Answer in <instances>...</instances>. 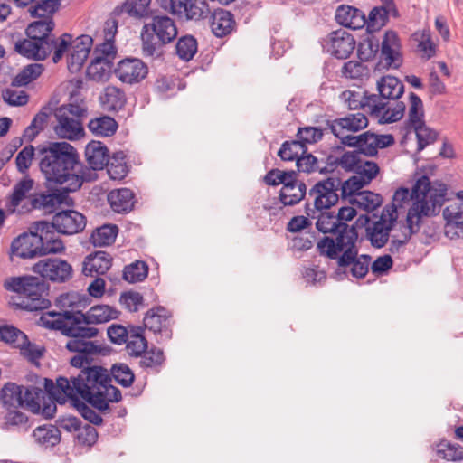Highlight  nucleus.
Returning a JSON list of instances; mask_svg holds the SVG:
<instances>
[{
    "label": "nucleus",
    "instance_id": "obj_1",
    "mask_svg": "<svg viewBox=\"0 0 463 463\" xmlns=\"http://www.w3.org/2000/svg\"><path fill=\"white\" fill-rule=\"evenodd\" d=\"M110 381L106 369L91 366L81 370L78 376L71 379L60 376L56 383L45 379V388L52 395H57V400L61 403L81 397L94 408L104 411L109 409V402L121 400L120 391L111 385Z\"/></svg>",
    "mask_w": 463,
    "mask_h": 463
},
{
    "label": "nucleus",
    "instance_id": "obj_2",
    "mask_svg": "<svg viewBox=\"0 0 463 463\" xmlns=\"http://www.w3.org/2000/svg\"><path fill=\"white\" fill-rule=\"evenodd\" d=\"M447 195V186L444 184L431 183L428 176H420L410 192L407 188H399L392 196L391 205L383 209H394L398 215V210L412 202L407 213L405 227L406 232L402 240L393 239L392 247H399L408 241L412 233L419 231L421 219L424 216L436 215L443 205Z\"/></svg>",
    "mask_w": 463,
    "mask_h": 463
},
{
    "label": "nucleus",
    "instance_id": "obj_3",
    "mask_svg": "<svg viewBox=\"0 0 463 463\" xmlns=\"http://www.w3.org/2000/svg\"><path fill=\"white\" fill-rule=\"evenodd\" d=\"M39 167L49 183L60 184L66 193L79 190L91 179V172L80 160L77 150L67 142H55L40 150Z\"/></svg>",
    "mask_w": 463,
    "mask_h": 463
},
{
    "label": "nucleus",
    "instance_id": "obj_4",
    "mask_svg": "<svg viewBox=\"0 0 463 463\" xmlns=\"http://www.w3.org/2000/svg\"><path fill=\"white\" fill-rule=\"evenodd\" d=\"M54 26L52 18L40 19L31 23L25 30L27 38L14 43L15 52L33 61H44L53 52L52 61L59 62L69 49L71 34L63 33L57 38L52 33Z\"/></svg>",
    "mask_w": 463,
    "mask_h": 463
},
{
    "label": "nucleus",
    "instance_id": "obj_5",
    "mask_svg": "<svg viewBox=\"0 0 463 463\" xmlns=\"http://www.w3.org/2000/svg\"><path fill=\"white\" fill-rule=\"evenodd\" d=\"M317 218L316 227L323 233H331V236H325L317 242V250L321 255L329 259L337 257L339 251L344 250L345 254L341 259L344 263L350 260L354 253V241H358V233L354 225L338 222L335 215L329 212H319Z\"/></svg>",
    "mask_w": 463,
    "mask_h": 463
},
{
    "label": "nucleus",
    "instance_id": "obj_6",
    "mask_svg": "<svg viewBox=\"0 0 463 463\" xmlns=\"http://www.w3.org/2000/svg\"><path fill=\"white\" fill-rule=\"evenodd\" d=\"M67 314L63 312H43L38 321V324L45 328L59 330L62 335L71 337L67 342L66 347L71 352L77 354H97L99 352L98 345L90 339L95 337L99 330L94 326H83L71 322L69 324Z\"/></svg>",
    "mask_w": 463,
    "mask_h": 463
},
{
    "label": "nucleus",
    "instance_id": "obj_7",
    "mask_svg": "<svg viewBox=\"0 0 463 463\" xmlns=\"http://www.w3.org/2000/svg\"><path fill=\"white\" fill-rule=\"evenodd\" d=\"M178 31L175 21L166 15H156L145 24L141 32L142 51L146 57H158L161 46L172 43Z\"/></svg>",
    "mask_w": 463,
    "mask_h": 463
},
{
    "label": "nucleus",
    "instance_id": "obj_8",
    "mask_svg": "<svg viewBox=\"0 0 463 463\" xmlns=\"http://www.w3.org/2000/svg\"><path fill=\"white\" fill-rule=\"evenodd\" d=\"M86 109L79 104L63 105L55 111L57 124L54 131L58 137L69 140L80 139L84 135L81 118Z\"/></svg>",
    "mask_w": 463,
    "mask_h": 463
},
{
    "label": "nucleus",
    "instance_id": "obj_9",
    "mask_svg": "<svg viewBox=\"0 0 463 463\" xmlns=\"http://www.w3.org/2000/svg\"><path fill=\"white\" fill-rule=\"evenodd\" d=\"M7 290L21 295L22 306L28 310L43 308L45 300L41 298V284L39 279L33 276L14 277L5 282Z\"/></svg>",
    "mask_w": 463,
    "mask_h": 463
},
{
    "label": "nucleus",
    "instance_id": "obj_10",
    "mask_svg": "<svg viewBox=\"0 0 463 463\" xmlns=\"http://www.w3.org/2000/svg\"><path fill=\"white\" fill-rule=\"evenodd\" d=\"M341 181L338 178H327L317 182L308 192V196L313 200V209L307 204V213L315 217L316 212L330 209L339 200L338 190Z\"/></svg>",
    "mask_w": 463,
    "mask_h": 463
},
{
    "label": "nucleus",
    "instance_id": "obj_11",
    "mask_svg": "<svg viewBox=\"0 0 463 463\" xmlns=\"http://www.w3.org/2000/svg\"><path fill=\"white\" fill-rule=\"evenodd\" d=\"M161 7L180 19L199 21L208 16L205 0H162Z\"/></svg>",
    "mask_w": 463,
    "mask_h": 463
},
{
    "label": "nucleus",
    "instance_id": "obj_12",
    "mask_svg": "<svg viewBox=\"0 0 463 463\" xmlns=\"http://www.w3.org/2000/svg\"><path fill=\"white\" fill-rule=\"evenodd\" d=\"M33 271L43 279L55 283H64L73 275L71 265L60 258H45L33 266Z\"/></svg>",
    "mask_w": 463,
    "mask_h": 463
},
{
    "label": "nucleus",
    "instance_id": "obj_13",
    "mask_svg": "<svg viewBox=\"0 0 463 463\" xmlns=\"http://www.w3.org/2000/svg\"><path fill=\"white\" fill-rule=\"evenodd\" d=\"M344 145L357 147L361 154L373 156L379 148H385L394 144V138L390 134L376 135L366 131L358 136H347Z\"/></svg>",
    "mask_w": 463,
    "mask_h": 463
},
{
    "label": "nucleus",
    "instance_id": "obj_14",
    "mask_svg": "<svg viewBox=\"0 0 463 463\" xmlns=\"http://www.w3.org/2000/svg\"><path fill=\"white\" fill-rule=\"evenodd\" d=\"M355 43L354 36L343 29L331 32L321 42L324 52L337 59H347Z\"/></svg>",
    "mask_w": 463,
    "mask_h": 463
},
{
    "label": "nucleus",
    "instance_id": "obj_15",
    "mask_svg": "<svg viewBox=\"0 0 463 463\" xmlns=\"http://www.w3.org/2000/svg\"><path fill=\"white\" fill-rule=\"evenodd\" d=\"M117 53L112 52L111 46L104 49L94 48L92 60L87 68V76L95 81H104L109 78Z\"/></svg>",
    "mask_w": 463,
    "mask_h": 463
},
{
    "label": "nucleus",
    "instance_id": "obj_16",
    "mask_svg": "<svg viewBox=\"0 0 463 463\" xmlns=\"http://www.w3.org/2000/svg\"><path fill=\"white\" fill-rule=\"evenodd\" d=\"M394 212V209H383L377 221L368 223L366 236L373 247L382 248L388 241L390 232L397 221Z\"/></svg>",
    "mask_w": 463,
    "mask_h": 463
},
{
    "label": "nucleus",
    "instance_id": "obj_17",
    "mask_svg": "<svg viewBox=\"0 0 463 463\" xmlns=\"http://www.w3.org/2000/svg\"><path fill=\"white\" fill-rule=\"evenodd\" d=\"M71 318L69 321H72L74 324H80L85 326H90V325L107 323L112 319H116L118 317L119 312L108 305H97L90 307L86 313L80 311H64ZM71 324V322H68Z\"/></svg>",
    "mask_w": 463,
    "mask_h": 463
},
{
    "label": "nucleus",
    "instance_id": "obj_18",
    "mask_svg": "<svg viewBox=\"0 0 463 463\" xmlns=\"http://www.w3.org/2000/svg\"><path fill=\"white\" fill-rule=\"evenodd\" d=\"M41 246L40 232L33 230L32 225L29 232L21 234L12 241L10 252L22 259H33L42 256Z\"/></svg>",
    "mask_w": 463,
    "mask_h": 463
},
{
    "label": "nucleus",
    "instance_id": "obj_19",
    "mask_svg": "<svg viewBox=\"0 0 463 463\" xmlns=\"http://www.w3.org/2000/svg\"><path fill=\"white\" fill-rule=\"evenodd\" d=\"M378 67L385 69L398 68L402 64L401 43L397 33L387 31L381 43Z\"/></svg>",
    "mask_w": 463,
    "mask_h": 463
},
{
    "label": "nucleus",
    "instance_id": "obj_20",
    "mask_svg": "<svg viewBox=\"0 0 463 463\" xmlns=\"http://www.w3.org/2000/svg\"><path fill=\"white\" fill-rule=\"evenodd\" d=\"M92 45L93 39L87 34L80 35L74 40L71 39L69 43L71 51L67 61L71 72L75 73L80 71L90 55Z\"/></svg>",
    "mask_w": 463,
    "mask_h": 463
},
{
    "label": "nucleus",
    "instance_id": "obj_21",
    "mask_svg": "<svg viewBox=\"0 0 463 463\" xmlns=\"http://www.w3.org/2000/svg\"><path fill=\"white\" fill-rule=\"evenodd\" d=\"M331 132L341 140L344 145V138L348 132H358L368 126L367 117L361 112L352 113L344 118H335L328 123Z\"/></svg>",
    "mask_w": 463,
    "mask_h": 463
},
{
    "label": "nucleus",
    "instance_id": "obj_22",
    "mask_svg": "<svg viewBox=\"0 0 463 463\" xmlns=\"http://www.w3.org/2000/svg\"><path fill=\"white\" fill-rule=\"evenodd\" d=\"M58 233L72 235L81 232L86 226V218L74 210L57 213L50 222Z\"/></svg>",
    "mask_w": 463,
    "mask_h": 463
},
{
    "label": "nucleus",
    "instance_id": "obj_23",
    "mask_svg": "<svg viewBox=\"0 0 463 463\" xmlns=\"http://www.w3.org/2000/svg\"><path fill=\"white\" fill-rule=\"evenodd\" d=\"M147 66L139 59L126 58L120 61L115 69V74L124 83L140 82L147 75Z\"/></svg>",
    "mask_w": 463,
    "mask_h": 463
},
{
    "label": "nucleus",
    "instance_id": "obj_24",
    "mask_svg": "<svg viewBox=\"0 0 463 463\" xmlns=\"http://www.w3.org/2000/svg\"><path fill=\"white\" fill-rule=\"evenodd\" d=\"M33 229L40 232L43 246L42 256L48 254H59L65 250L63 241L56 234L53 226L46 221H39L33 224Z\"/></svg>",
    "mask_w": 463,
    "mask_h": 463
},
{
    "label": "nucleus",
    "instance_id": "obj_25",
    "mask_svg": "<svg viewBox=\"0 0 463 463\" xmlns=\"http://www.w3.org/2000/svg\"><path fill=\"white\" fill-rule=\"evenodd\" d=\"M171 314L163 307H157L149 309L144 317V326L146 329L154 332L160 333L165 338L171 337L170 326Z\"/></svg>",
    "mask_w": 463,
    "mask_h": 463
},
{
    "label": "nucleus",
    "instance_id": "obj_26",
    "mask_svg": "<svg viewBox=\"0 0 463 463\" xmlns=\"http://www.w3.org/2000/svg\"><path fill=\"white\" fill-rule=\"evenodd\" d=\"M291 178L283 184L279 192V200L285 206H292L304 199L307 193L306 184L297 178L295 171H290Z\"/></svg>",
    "mask_w": 463,
    "mask_h": 463
},
{
    "label": "nucleus",
    "instance_id": "obj_27",
    "mask_svg": "<svg viewBox=\"0 0 463 463\" xmlns=\"http://www.w3.org/2000/svg\"><path fill=\"white\" fill-rule=\"evenodd\" d=\"M354 252L350 255V260H345V262L343 263L341 261V259L345 254L344 250L339 251L337 257L333 258L332 260H336L340 268L351 266L350 270L353 277L364 278L368 272L371 257L364 254L360 256L358 255L357 241H354Z\"/></svg>",
    "mask_w": 463,
    "mask_h": 463
},
{
    "label": "nucleus",
    "instance_id": "obj_28",
    "mask_svg": "<svg viewBox=\"0 0 463 463\" xmlns=\"http://www.w3.org/2000/svg\"><path fill=\"white\" fill-rule=\"evenodd\" d=\"M112 265L111 256L105 251H96L85 258L82 272L85 276L94 277L95 275L105 274Z\"/></svg>",
    "mask_w": 463,
    "mask_h": 463
},
{
    "label": "nucleus",
    "instance_id": "obj_29",
    "mask_svg": "<svg viewBox=\"0 0 463 463\" xmlns=\"http://www.w3.org/2000/svg\"><path fill=\"white\" fill-rule=\"evenodd\" d=\"M336 22L354 30L361 29L365 25L366 18L363 11L350 5H341L335 12Z\"/></svg>",
    "mask_w": 463,
    "mask_h": 463
},
{
    "label": "nucleus",
    "instance_id": "obj_30",
    "mask_svg": "<svg viewBox=\"0 0 463 463\" xmlns=\"http://www.w3.org/2000/svg\"><path fill=\"white\" fill-rule=\"evenodd\" d=\"M443 216L447 222L445 226V233L450 239L459 237L460 233L457 229L463 232V203H453L447 206L443 210Z\"/></svg>",
    "mask_w": 463,
    "mask_h": 463
},
{
    "label": "nucleus",
    "instance_id": "obj_31",
    "mask_svg": "<svg viewBox=\"0 0 463 463\" xmlns=\"http://www.w3.org/2000/svg\"><path fill=\"white\" fill-rule=\"evenodd\" d=\"M85 156L92 170L102 169L109 159L107 147L99 141H91L87 145Z\"/></svg>",
    "mask_w": 463,
    "mask_h": 463
},
{
    "label": "nucleus",
    "instance_id": "obj_32",
    "mask_svg": "<svg viewBox=\"0 0 463 463\" xmlns=\"http://www.w3.org/2000/svg\"><path fill=\"white\" fill-rule=\"evenodd\" d=\"M134 194L128 188H121L109 192L108 201L116 213H127L130 211L134 205Z\"/></svg>",
    "mask_w": 463,
    "mask_h": 463
},
{
    "label": "nucleus",
    "instance_id": "obj_33",
    "mask_svg": "<svg viewBox=\"0 0 463 463\" xmlns=\"http://www.w3.org/2000/svg\"><path fill=\"white\" fill-rule=\"evenodd\" d=\"M377 89L382 98L394 100L401 98L404 92V86L402 81L393 76H384L377 83Z\"/></svg>",
    "mask_w": 463,
    "mask_h": 463
},
{
    "label": "nucleus",
    "instance_id": "obj_34",
    "mask_svg": "<svg viewBox=\"0 0 463 463\" xmlns=\"http://www.w3.org/2000/svg\"><path fill=\"white\" fill-rule=\"evenodd\" d=\"M33 186V181L30 178H24L21 181H19L14 186L13 190V194L10 197L9 202V207L12 212H19L23 213L25 212L24 209L22 207V210H19L18 207L21 205V203L25 201L29 200L32 197H29L28 194H30L31 190ZM25 206H30V203L28 205L24 204Z\"/></svg>",
    "mask_w": 463,
    "mask_h": 463
},
{
    "label": "nucleus",
    "instance_id": "obj_35",
    "mask_svg": "<svg viewBox=\"0 0 463 463\" xmlns=\"http://www.w3.org/2000/svg\"><path fill=\"white\" fill-rule=\"evenodd\" d=\"M212 31L217 37H223L233 30L235 21L231 12L220 10L213 14L212 20Z\"/></svg>",
    "mask_w": 463,
    "mask_h": 463
},
{
    "label": "nucleus",
    "instance_id": "obj_36",
    "mask_svg": "<svg viewBox=\"0 0 463 463\" xmlns=\"http://www.w3.org/2000/svg\"><path fill=\"white\" fill-rule=\"evenodd\" d=\"M118 228L115 224H104L96 228L90 237V242L94 247H105L112 244L118 235Z\"/></svg>",
    "mask_w": 463,
    "mask_h": 463
},
{
    "label": "nucleus",
    "instance_id": "obj_37",
    "mask_svg": "<svg viewBox=\"0 0 463 463\" xmlns=\"http://www.w3.org/2000/svg\"><path fill=\"white\" fill-rule=\"evenodd\" d=\"M88 128L97 137H111L118 129V123L111 117L101 116L90 120Z\"/></svg>",
    "mask_w": 463,
    "mask_h": 463
},
{
    "label": "nucleus",
    "instance_id": "obj_38",
    "mask_svg": "<svg viewBox=\"0 0 463 463\" xmlns=\"http://www.w3.org/2000/svg\"><path fill=\"white\" fill-rule=\"evenodd\" d=\"M33 436L35 441L45 447H52L61 440V432L58 427L54 425H43L37 427Z\"/></svg>",
    "mask_w": 463,
    "mask_h": 463
},
{
    "label": "nucleus",
    "instance_id": "obj_39",
    "mask_svg": "<svg viewBox=\"0 0 463 463\" xmlns=\"http://www.w3.org/2000/svg\"><path fill=\"white\" fill-rule=\"evenodd\" d=\"M360 152H345L340 157L329 156L327 157V165L329 166V172H333L337 165H340L346 171H353L355 173L356 166H358L360 161Z\"/></svg>",
    "mask_w": 463,
    "mask_h": 463
},
{
    "label": "nucleus",
    "instance_id": "obj_40",
    "mask_svg": "<svg viewBox=\"0 0 463 463\" xmlns=\"http://www.w3.org/2000/svg\"><path fill=\"white\" fill-rule=\"evenodd\" d=\"M62 202L61 194H40L34 195L30 199V206L23 205L24 211H31L32 209H40L52 212L53 208L61 204Z\"/></svg>",
    "mask_w": 463,
    "mask_h": 463
},
{
    "label": "nucleus",
    "instance_id": "obj_41",
    "mask_svg": "<svg viewBox=\"0 0 463 463\" xmlns=\"http://www.w3.org/2000/svg\"><path fill=\"white\" fill-rule=\"evenodd\" d=\"M106 166L109 176L113 180H122L128 173L126 155L122 151L114 153Z\"/></svg>",
    "mask_w": 463,
    "mask_h": 463
},
{
    "label": "nucleus",
    "instance_id": "obj_42",
    "mask_svg": "<svg viewBox=\"0 0 463 463\" xmlns=\"http://www.w3.org/2000/svg\"><path fill=\"white\" fill-rule=\"evenodd\" d=\"M101 102L107 110L118 111L126 104V95L120 89L115 86H108L105 89Z\"/></svg>",
    "mask_w": 463,
    "mask_h": 463
},
{
    "label": "nucleus",
    "instance_id": "obj_43",
    "mask_svg": "<svg viewBox=\"0 0 463 463\" xmlns=\"http://www.w3.org/2000/svg\"><path fill=\"white\" fill-rule=\"evenodd\" d=\"M23 386L14 383H8L4 385L0 392V398L4 404L9 408H18L23 404Z\"/></svg>",
    "mask_w": 463,
    "mask_h": 463
},
{
    "label": "nucleus",
    "instance_id": "obj_44",
    "mask_svg": "<svg viewBox=\"0 0 463 463\" xmlns=\"http://www.w3.org/2000/svg\"><path fill=\"white\" fill-rule=\"evenodd\" d=\"M45 390L36 386H23V404L20 407L27 408L33 413H39L40 402L44 398Z\"/></svg>",
    "mask_w": 463,
    "mask_h": 463
},
{
    "label": "nucleus",
    "instance_id": "obj_45",
    "mask_svg": "<svg viewBox=\"0 0 463 463\" xmlns=\"http://www.w3.org/2000/svg\"><path fill=\"white\" fill-rule=\"evenodd\" d=\"M126 343L128 353L131 356H140L147 349V341L140 326L130 328V335Z\"/></svg>",
    "mask_w": 463,
    "mask_h": 463
},
{
    "label": "nucleus",
    "instance_id": "obj_46",
    "mask_svg": "<svg viewBox=\"0 0 463 463\" xmlns=\"http://www.w3.org/2000/svg\"><path fill=\"white\" fill-rule=\"evenodd\" d=\"M151 0H126L122 5V12L128 16L142 19L150 14Z\"/></svg>",
    "mask_w": 463,
    "mask_h": 463
},
{
    "label": "nucleus",
    "instance_id": "obj_47",
    "mask_svg": "<svg viewBox=\"0 0 463 463\" xmlns=\"http://www.w3.org/2000/svg\"><path fill=\"white\" fill-rule=\"evenodd\" d=\"M44 71L41 63H32L25 66L14 79V87H22L36 80Z\"/></svg>",
    "mask_w": 463,
    "mask_h": 463
},
{
    "label": "nucleus",
    "instance_id": "obj_48",
    "mask_svg": "<svg viewBox=\"0 0 463 463\" xmlns=\"http://www.w3.org/2000/svg\"><path fill=\"white\" fill-rule=\"evenodd\" d=\"M435 452L438 458L448 461H460L463 459V448L443 440L437 444Z\"/></svg>",
    "mask_w": 463,
    "mask_h": 463
},
{
    "label": "nucleus",
    "instance_id": "obj_49",
    "mask_svg": "<svg viewBox=\"0 0 463 463\" xmlns=\"http://www.w3.org/2000/svg\"><path fill=\"white\" fill-rule=\"evenodd\" d=\"M380 43L373 35L363 39L357 47V55L362 61L373 60L379 52Z\"/></svg>",
    "mask_w": 463,
    "mask_h": 463
},
{
    "label": "nucleus",
    "instance_id": "obj_50",
    "mask_svg": "<svg viewBox=\"0 0 463 463\" xmlns=\"http://www.w3.org/2000/svg\"><path fill=\"white\" fill-rule=\"evenodd\" d=\"M148 267L146 262L136 260L125 267L123 279L129 283H136L144 280L147 277Z\"/></svg>",
    "mask_w": 463,
    "mask_h": 463
},
{
    "label": "nucleus",
    "instance_id": "obj_51",
    "mask_svg": "<svg viewBox=\"0 0 463 463\" xmlns=\"http://www.w3.org/2000/svg\"><path fill=\"white\" fill-rule=\"evenodd\" d=\"M412 37L418 43V50L422 53L423 57L430 59L435 55L436 47L431 40L430 30L417 31L413 33Z\"/></svg>",
    "mask_w": 463,
    "mask_h": 463
},
{
    "label": "nucleus",
    "instance_id": "obj_52",
    "mask_svg": "<svg viewBox=\"0 0 463 463\" xmlns=\"http://www.w3.org/2000/svg\"><path fill=\"white\" fill-rule=\"evenodd\" d=\"M197 41L192 35L181 37L176 43V54L183 61H190L197 52Z\"/></svg>",
    "mask_w": 463,
    "mask_h": 463
},
{
    "label": "nucleus",
    "instance_id": "obj_53",
    "mask_svg": "<svg viewBox=\"0 0 463 463\" xmlns=\"http://www.w3.org/2000/svg\"><path fill=\"white\" fill-rule=\"evenodd\" d=\"M408 120L412 127L424 123V109L421 99L413 92L410 93Z\"/></svg>",
    "mask_w": 463,
    "mask_h": 463
},
{
    "label": "nucleus",
    "instance_id": "obj_54",
    "mask_svg": "<svg viewBox=\"0 0 463 463\" xmlns=\"http://www.w3.org/2000/svg\"><path fill=\"white\" fill-rule=\"evenodd\" d=\"M386 103L387 105L384 108V110L380 114L381 119L385 123H392L400 120L404 115L406 109L405 104L402 101H398L397 99L392 100V102L387 99Z\"/></svg>",
    "mask_w": 463,
    "mask_h": 463
},
{
    "label": "nucleus",
    "instance_id": "obj_55",
    "mask_svg": "<svg viewBox=\"0 0 463 463\" xmlns=\"http://www.w3.org/2000/svg\"><path fill=\"white\" fill-rule=\"evenodd\" d=\"M58 5L59 2L56 0H40L31 5L28 11L32 17L52 18L51 15L55 13Z\"/></svg>",
    "mask_w": 463,
    "mask_h": 463
},
{
    "label": "nucleus",
    "instance_id": "obj_56",
    "mask_svg": "<svg viewBox=\"0 0 463 463\" xmlns=\"http://www.w3.org/2000/svg\"><path fill=\"white\" fill-rule=\"evenodd\" d=\"M26 335L14 326H0V340L12 345L14 347L24 345L26 342Z\"/></svg>",
    "mask_w": 463,
    "mask_h": 463
},
{
    "label": "nucleus",
    "instance_id": "obj_57",
    "mask_svg": "<svg viewBox=\"0 0 463 463\" xmlns=\"http://www.w3.org/2000/svg\"><path fill=\"white\" fill-rule=\"evenodd\" d=\"M297 167L299 172L307 174L317 171L321 174L329 173L328 165L326 164V166L321 165L317 157L311 154L299 156L297 160Z\"/></svg>",
    "mask_w": 463,
    "mask_h": 463
},
{
    "label": "nucleus",
    "instance_id": "obj_58",
    "mask_svg": "<svg viewBox=\"0 0 463 463\" xmlns=\"http://www.w3.org/2000/svg\"><path fill=\"white\" fill-rule=\"evenodd\" d=\"M140 366L144 368L158 369L165 361V355L163 350L158 347H152L149 350H146L140 355Z\"/></svg>",
    "mask_w": 463,
    "mask_h": 463
},
{
    "label": "nucleus",
    "instance_id": "obj_59",
    "mask_svg": "<svg viewBox=\"0 0 463 463\" xmlns=\"http://www.w3.org/2000/svg\"><path fill=\"white\" fill-rule=\"evenodd\" d=\"M304 152L305 145L301 144V141H286L281 145L278 156L283 161H297Z\"/></svg>",
    "mask_w": 463,
    "mask_h": 463
},
{
    "label": "nucleus",
    "instance_id": "obj_60",
    "mask_svg": "<svg viewBox=\"0 0 463 463\" xmlns=\"http://www.w3.org/2000/svg\"><path fill=\"white\" fill-rule=\"evenodd\" d=\"M387 21L388 16L385 7H373L369 13L368 19H366L367 31L370 33L377 32L386 24Z\"/></svg>",
    "mask_w": 463,
    "mask_h": 463
},
{
    "label": "nucleus",
    "instance_id": "obj_61",
    "mask_svg": "<svg viewBox=\"0 0 463 463\" xmlns=\"http://www.w3.org/2000/svg\"><path fill=\"white\" fill-rule=\"evenodd\" d=\"M354 202L364 210L372 212L381 205L382 197L380 194L371 191H362L361 193H357L354 198Z\"/></svg>",
    "mask_w": 463,
    "mask_h": 463
},
{
    "label": "nucleus",
    "instance_id": "obj_62",
    "mask_svg": "<svg viewBox=\"0 0 463 463\" xmlns=\"http://www.w3.org/2000/svg\"><path fill=\"white\" fill-rule=\"evenodd\" d=\"M417 141L418 151L423 150L427 146L434 143L437 139V133L433 129L428 128L424 123L412 127Z\"/></svg>",
    "mask_w": 463,
    "mask_h": 463
},
{
    "label": "nucleus",
    "instance_id": "obj_63",
    "mask_svg": "<svg viewBox=\"0 0 463 463\" xmlns=\"http://www.w3.org/2000/svg\"><path fill=\"white\" fill-rule=\"evenodd\" d=\"M111 374L115 381L123 387L130 386L135 379L132 370L126 364H117L111 368Z\"/></svg>",
    "mask_w": 463,
    "mask_h": 463
},
{
    "label": "nucleus",
    "instance_id": "obj_64",
    "mask_svg": "<svg viewBox=\"0 0 463 463\" xmlns=\"http://www.w3.org/2000/svg\"><path fill=\"white\" fill-rule=\"evenodd\" d=\"M49 114L45 110L38 112L31 124L24 129V137L28 141H32L44 128Z\"/></svg>",
    "mask_w": 463,
    "mask_h": 463
}]
</instances>
